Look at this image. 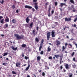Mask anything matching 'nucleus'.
I'll use <instances>...</instances> for the list:
<instances>
[{"label": "nucleus", "mask_w": 77, "mask_h": 77, "mask_svg": "<svg viewBox=\"0 0 77 77\" xmlns=\"http://www.w3.org/2000/svg\"><path fill=\"white\" fill-rule=\"evenodd\" d=\"M14 36L16 38L17 40H20V39H24V36L23 35H21V36L19 35L16 34L14 35Z\"/></svg>", "instance_id": "f257e3e1"}, {"label": "nucleus", "mask_w": 77, "mask_h": 77, "mask_svg": "<svg viewBox=\"0 0 77 77\" xmlns=\"http://www.w3.org/2000/svg\"><path fill=\"white\" fill-rule=\"evenodd\" d=\"M30 60L29 59V60H28V66L26 68V69H25V71H27L28 70H29V68H30V65L29 64V63H30Z\"/></svg>", "instance_id": "f03ea898"}, {"label": "nucleus", "mask_w": 77, "mask_h": 77, "mask_svg": "<svg viewBox=\"0 0 77 77\" xmlns=\"http://www.w3.org/2000/svg\"><path fill=\"white\" fill-rule=\"evenodd\" d=\"M51 32H48L47 34V40H49L50 37V33Z\"/></svg>", "instance_id": "7ed1b4c3"}, {"label": "nucleus", "mask_w": 77, "mask_h": 77, "mask_svg": "<svg viewBox=\"0 0 77 77\" xmlns=\"http://www.w3.org/2000/svg\"><path fill=\"white\" fill-rule=\"evenodd\" d=\"M71 8H69V10H72V9H73V10H72V11L74 12H75L76 11L75 10V8H74V5H71Z\"/></svg>", "instance_id": "20e7f679"}, {"label": "nucleus", "mask_w": 77, "mask_h": 77, "mask_svg": "<svg viewBox=\"0 0 77 77\" xmlns=\"http://www.w3.org/2000/svg\"><path fill=\"white\" fill-rule=\"evenodd\" d=\"M48 12H49V13L48 14V16L49 17H51V14H50V11L51 10V6H49L48 7Z\"/></svg>", "instance_id": "39448f33"}, {"label": "nucleus", "mask_w": 77, "mask_h": 77, "mask_svg": "<svg viewBox=\"0 0 77 77\" xmlns=\"http://www.w3.org/2000/svg\"><path fill=\"white\" fill-rule=\"evenodd\" d=\"M38 3L37 2L34 3V5H35L34 8L36 10L38 9Z\"/></svg>", "instance_id": "423d86ee"}, {"label": "nucleus", "mask_w": 77, "mask_h": 77, "mask_svg": "<svg viewBox=\"0 0 77 77\" xmlns=\"http://www.w3.org/2000/svg\"><path fill=\"white\" fill-rule=\"evenodd\" d=\"M25 8H28V9H32V7L30 6L29 5H26L25 6Z\"/></svg>", "instance_id": "0eeeda50"}, {"label": "nucleus", "mask_w": 77, "mask_h": 77, "mask_svg": "<svg viewBox=\"0 0 77 77\" xmlns=\"http://www.w3.org/2000/svg\"><path fill=\"white\" fill-rule=\"evenodd\" d=\"M71 20V18H70L68 19V18L66 17L65 18V21H70Z\"/></svg>", "instance_id": "6e6552de"}, {"label": "nucleus", "mask_w": 77, "mask_h": 77, "mask_svg": "<svg viewBox=\"0 0 77 77\" xmlns=\"http://www.w3.org/2000/svg\"><path fill=\"white\" fill-rule=\"evenodd\" d=\"M5 22H6V23L8 22H9V18H8V17L7 16L6 17V18L5 19Z\"/></svg>", "instance_id": "1a4fd4ad"}, {"label": "nucleus", "mask_w": 77, "mask_h": 77, "mask_svg": "<svg viewBox=\"0 0 77 77\" xmlns=\"http://www.w3.org/2000/svg\"><path fill=\"white\" fill-rule=\"evenodd\" d=\"M29 17H28L26 19V22L27 23H29V21H30V19H29Z\"/></svg>", "instance_id": "9d476101"}, {"label": "nucleus", "mask_w": 77, "mask_h": 77, "mask_svg": "<svg viewBox=\"0 0 77 77\" xmlns=\"http://www.w3.org/2000/svg\"><path fill=\"white\" fill-rule=\"evenodd\" d=\"M56 42L57 43V45H60V41L58 40H56Z\"/></svg>", "instance_id": "9b49d317"}, {"label": "nucleus", "mask_w": 77, "mask_h": 77, "mask_svg": "<svg viewBox=\"0 0 77 77\" xmlns=\"http://www.w3.org/2000/svg\"><path fill=\"white\" fill-rule=\"evenodd\" d=\"M66 4L65 3H61L60 4V7H63V6H66Z\"/></svg>", "instance_id": "f8f14e48"}, {"label": "nucleus", "mask_w": 77, "mask_h": 77, "mask_svg": "<svg viewBox=\"0 0 77 77\" xmlns=\"http://www.w3.org/2000/svg\"><path fill=\"white\" fill-rule=\"evenodd\" d=\"M12 23H13V24H15L17 23V20L15 19H13L12 20Z\"/></svg>", "instance_id": "ddd939ff"}, {"label": "nucleus", "mask_w": 77, "mask_h": 77, "mask_svg": "<svg viewBox=\"0 0 77 77\" xmlns=\"http://www.w3.org/2000/svg\"><path fill=\"white\" fill-rule=\"evenodd\" d=\"M55 32L54 31H52L51 32L52 37H55V35H54Z\"/></svg>", "instance_id": "4468645a"}, {"label": "nucleus", "mask_w": 77, "mask_h": 77, "mask_svg": "<svg viewBox=\"0 0 77 77\" xmlns=\"http://www.w3.org/2000/svg\"><path fill=\"white\" fill-rule=\"evenodd\" d=\"M54 57H56V58L57 59H59V57L60 55H54Z\"/></svg>", "instance_id": "2eb2a0df"}, {"label": "nucleus", "mask_w": 77, "mask_h": 77, "mask_svg": "<svg viewBox=\"0 0 77 77\" xmlns=\"http://www.w3.org/2000/svg\"><path fill=\"white\" fill-rule=\"evenodd\" d=\"M32 35H34V36L36 35V32H35V29L32 30Z\"/></svg>", "instance_id": "dca6fc26"}, {"label": "nucleus", "mask_w": 77, "mask_h": 77, "mask_svg": "<svg viewBox=\"0 0 77 77\" xmlns=\"http://www.w3.org/2000/svg\"><path fill=\"white\" fill-rule=\"evenodd\" d=\"M21 65V63L19 62L17 63L16 64V66L17 67H18V66H20Z\"/></svg>", "instance_id": "f3484780"}, {"label": "nucleus", "mask_w": 77, "mask_h": 77, "mask_svg": "<svg viewBox=\"0 0 77 77\" xmlns=\"http://www.w3.org/2000/svg\"><path fill=\"white\" fill-rule=\"evenodd\" d=\"M37 60L38 61H40L41 60V57L40 56H38L37 58Z\"/></svg>", "instance_id": "a211bd4d"}, {"label": "nucleus", "mask_w": 77, "mask_h": 77, "mask_svg": "<svg viewBox=\"0 0 77 77\" xmlns=\"http://www.w3.org/2000/svg\"><path fill=\"white\" fill-rule=\"evenodd\" d=\"M65 67L66 68V69H68L69 68V67H68V64H66L65 65Z\"/></svg>", "instance_id": "6ab92c4d"}, {"label": "nucleus", "mask_w": 77, "mask_h": 77, "mask_svg": "<svg viewBox=\"0 0 77 77\" xmlns=\"http://www.w3.org/2000/svg\"><path fill=\"white\" fill-rule=\"evenodd\" d=\"M47 52H48V51H51V48H50V46H49L47 48Z\"/></svg>", "instance_id": "aec40b11"}, {"label": "nucleus", "mask_w": 77, "mask_h": 77, "mask_svg": "<svg viewBox=\"0 0 77 77\" xmlns=\"http://www.w3.org/2000/svg\"><path fill=\"white\" fill-rule=\"evenodd\" d=\"M21 46L22 48H24L25 47H26V45L25 44H23Z\"/></svg>", "instance_id": "412c9836"}, {"label": "nucleus", "mask_w": 77, "mask_h": 77, "mask_svg": "<svg viewBox=\"0 0 77 77\" xmlns=\"http://www.w3.org/2000/svg\"><path fill=\"white\" fill-rule=\"evenodd\" d=\"M11 48L13 50H17V48H15L13 46H12V47Z\"/></svg>", "instance_id": "4be33fe9"}, {"label": "nucleus", "mask_w": 77, "mask_h": 77, "mask_svg": "<svg viewBox=\"0 0 77 77\" xmlns=\"http://www.w3.org/2000/svg\"><path fill=\"white\" fill-rule=\"evenodd\" d=\"M33 26V23H31L30 24L29 26L30 27L31 29H32V26Z\"/></svg>", "instance_id": "5701e85b"}, {"label": "nucleus", "mask_w": 77, "mask_h": 77, "mask_svg": "<svg viewBox=\"0 0 77 77\" xmlns=\"http://www.w3.org/2000/svg\"><path fill=\"white\" fill-rule=\"evenodd\" d=\"M69 45L70 47H69V48H72V46L71 44H69Z\"/></svg>", "instance_id": "b1692460"}, {"label": "nucleus", "mask_w": 77, "mask_h": 77, "mask_svg": "<svg viewBox=\"0 0 77 77\" xmlns=\"http://www.w3.org/2000/svg\"><path fill=\"white\" fill-rule=\"evenodd\" d=\"M70 2H71V3H72L73 4H74V3H74V1L73 0H70Z\"/></svg>", "instance_id": "393cba45"}, {"label": "nucleus", "mask_w": 77, "mask_h": 77, "mask_svg": "<svg viewBox=\"0 0 77 77\" xmlns=\"http://www.w3.org/2000/svg\"><path fill=\"white\" fill-rule=\"evenodd\" d=\"M64 50H65V48L64 46H63L62 47V51H64Z\"/></svg>", "instance_id": "a878e982"}, {"label": "nucleus", "mask_w": 77, "mask_h": 77, "mask_svg": "<svg viewBox=\"0 0 77 77\" xmlns=\"http://www.w3.org/2000/svg\"><path fill=\"white\" fill-rule=\"evenodd\" d=\"M12 9H14L15 8V5H12Z\"/></svg>", "instance_id": "bb28decb"}, {"label": "nucleus", "mask_w": 77, "mask_h": 77, "mask_svg": "<svg viewBox=\"0 0 77 77\" xmlns=\"http://www.w3.org/2000/svg\"><path fill=\"white\" fill-rule=\"evenodd\" d=\"M35 41H36V42H39V39L38 38H35Z\"/></svg>", "instance_id": "cd10ccee"}, {"label": "nucleus", "mask_w": 77, "mask_h": 77, "mask_svg": "<svg viewBox=\"0 0 77 77\" xmlns=\"http://www.w3.org/2000/svg\"><path fill=\"white\" fill-rule=\"evenodd\" d=\"M4 21V19H2L1 21V23L2 24H3L4 23L3 22Z\"/></svg>", "instance_id": "c85d7f7f"}, {"label": "nucleus", "mask_w": 77, "mask_h": 77, "mask_svg": "<svg viewBox=\"0 0 77 77\" xmlns=\"http://www.w3.org/2000/svg\"><path fill=\"white\" fill-rule=\"evenodd\" d=\"M4 2H5V1L2 0V2H1V0H0V3H1V4H3Z\"/></svg>", "instance_id": "c756f323"}, {"label": "nucleus", "mask_w": 77, "mask_h": 77, "mask_svg": "<svg viewBox=\"0 0 77 77\" xmlns=\"http://www.w3.org/2000/svg\"><path fill=\"white\" fill-rule=\"evenodd\" d=\"M25 59L26 60H27V59H29V57H28L26 56H25V57H24Z\"/></svg>", "instance_id": "7c9ffc66"}, {"label": "nucleus", "mask_w": 77, "mask_h": 77, "mask_svg": "<svg viewBox=\"0 0 77 77\" xmlns=\"http://www.w3.org/2000/svg\"><path fill=\"white\" fill-rule=\"evenodd\" d=\"M7 55H8V53H4V54L3 55V56H7Z\"/></svg>", "instance_id": "2f4dec72"}, {"label": "nucleus", "mask_w": 77, "mask_h": 77, "mask_svg": "<svg viewBox=\"0 0 77 77\" xmlns=\"http://www.w3.org/2000/svg\"><path fill=\"white\" fill-rule=\"evenodd\" d=\"M75 54V52H73L71 54V56L72 57L74 56V54Z\"/></svg>", "instance_id": "473e14b6"}, {"label": "nucleus", "mask_w": 77, "mask_h": 77, "mask_svg": "<svg viewBox=\"0 0 77 77\" xmlns=\"http://www.w3.org/2000/svg\"><path fill=\"white\" fill-rule=\"evenodd\" d=\"M12 73H13V74H17V73H16L15 72V71H12Z\"/></svg>", "instance_id": "72a5a7b5"}, {"label": "nucleus", "mask_w": 77, "mask_h": 77, "mask_svg": "<svg viewBox=\"0 0 77 77\" xmlns=\"http://www.w3.org/2000/svg\"><path fill=\"white\" fill-rule=\"evenodd\" d=\"M72 66L73 68H75L76 67V65H75V64H74L73 65H72Z\"/></svg>", "instance_id": "f704fd0d"}, {"label": "nucleus", "mask_w": 77, "mask_h": 77, "mask_svg": "<svg viewBox=\"0 0 77 77\" xmlns=\"http://www.w3.org/2000/svg\"><path fill=\"white\" fill-rule=\"evenodd\" d=\"M69 74H70L69 75V77H72V73H69Z\"/></svg>", "instance_id": "c9c22d12"}, {"label": "nucleus", "mask_w": 77, "mask_h": 77, "mask_svg": "<svg viewBox=\"0 0 77 77\" xmlns=\"http://www.w3.org/2000/svg\"><path fill=\"white\" fill-rule=\"evenodd\" d=\"M55 6H57V2H54Z\"/></svg>", "instance_id": "e433bc0d"}, {"label": "nucleus", "mask_w": 77, "mask_h": 77, "mask_svg": "<svg viewBox=\"0 0 77 77\" xmlns=\"http://www.w3.org/2000/svg\"><path fill=\"white\" fill-rule=\"evenodd\" d=\"M40 54H44V51H41L40 52Z\"/></svg>", "instance_id": "4c0bfd02"}, {"label": "nucleus", "mask_w": 77, "mask_h": 77, "mask_svg": "<svg viewBox=\"0 0 77 77\" xmlns=\"http://www.w3.org/2000/svg\"><path fill=\"white\" fill-rule=\"evenodd\" d=\"M48 59H51V60H52V59H53V58H52V57L51 56L49 57Z\"/></svg>", "instance_id": "58836bf2"}, {"label": "nucleus", "mask_w": 77, "mask_h": 77, "mask_svg": "<svg viewBox=\"0 0 77 77\" xmlns=\"http://www.w3.org/2000/svg\"><path fill=\"white\" fill-rule=\"evenodd\" d=\"M42 48V47L40 46L39 48V51H41V48Z\"/></svg>", "instance_id": "ea45409f"}, {"label": "nucleus", "mask_w": 77, "mask_h": 77, "mask_svg": "<svg viewBox=\"0 0 77 77\" xmlns=\"http://www.w3.org/2000/svg\"><path fill=\"white\" fill-rule=\"evenodd\" d=\"M43 45V44L41 43L40 47H42Z\"/></svg>", "instance_id": "a19ab883"}, {"label": "nucleus", "mask_w": 77, "mask_h": 77, "mask_svg": "<svg viewBox=\"0 0 77 77\" xmlns=\"http://www.w3.org/2000/svg\"><path fill=\"white\" fill-rule=\"evenodd\" d=\"M66 28H67V27L66 26H65V27L64 26H63V30H65Z\"/></svg>", "instance_id": "79ce46f5"}, {"label": "nucleus", "mask_w": 77, "mask_h": 77, "mask_svg": "<svg viewBox=\"0 0 77 77\" xmlns=\"http://www.w3.org/2000/svg\"><path fill=\"white\" fill-rule=\"evenodd\" d=\"M44 39H42V41H41V43L43 44V43H44Z\"/></svg>", "instance_id": "37998d69"}, {"label": "nucleus", "mask_w": 77, "mask_h": 77, "mask_svg": "<svg viewBox=\"0 0 77 77\" xmlns=\"http://www.w3.org/2000/svg\"><path fill=\"white\" fill-rule=\"evenodd\" d=\"M6 64H8V63H2V65H4L5 66V65H6Z\"/></svg>", "instance_id": "c03bdc74"}, {"label": "nucleus", "mask_w": 77, "mask_h": 77, "mask_svg": "<svg viewBox=\"0 0 77 77\" xmlns=\"http://www.w3.org/2000/svg\"><path fill=\"white\" fill-rule=\"evenodd\" d=\"M71 32L72 33H73V32H74V29H72L71 30Z\"/></svg>", "instance_id": "a18cd8bd"}, {"label": "nucleus", "mask_w": 77, "mask_h": 77, "mask_svg": "<svg viewBox=\"0 0 77 77\" xmlns=\"http://www.w3.org/2000/svg\"><path fill=\"white\" fill-rule=\"evenodd\" d=\"M72 27H76V25L75 24H74V25H73L72 24Z\"/></svg>", "instance_id": "49530a36"}, {"label": "nucleus", "mask_w": 77, "mask_h": 77, "mask_svg": "<svg viewBox=\"0 0 77 77\" xmlns=\"http://www.w3.org/2000/svg\"><path fill=\"white\" fill-rule=\"evenodd\" d=\"M33 3H36L37 2V0H33Z\"/></svg>", "instance_id": "de8ad7c7"}, {"label": "nucleus", "mask_w": 77, "mask_h": 77, "mask_svg": "<svg viewBox=\"0 0 77 77\" xmlns=\"http://www.w3.org/2000/svg\"><path fill=\"white\" fill-rule=\"evenodd\" d=\"M5 27H8V24L7 23H6L5 24Z\"/></svg>", "instance_id": "09e8293b"}, {"label": "nucleus", "mask_w": 77, "mask_h": 77, "mask_svg": "<svg viewBox=\"0 0 77 77\" xmlns=\"http://www.w3.org/2000/svg\"><path fill=\"white\" fill-rule=\"evenodd\" d=\"M42 76H44L45 75V72H43L42 73Z\"/></svg>", "instance_id": "8fccbe9b"}, {"label": "nucleus", "mask_w": 77, "mask_h": 77, "mask_svg": "<svg viewBox=\"0 0 77 77\" xmlns=\"http://www.w3.org/2000/svg\"><path fill=\"white\" fill-rule=\"evenodd\" d=\"M36 28V29L38 31V29H39V27H38V26H37Z\"/></svg>", "instance_id": "3c124183"}, {"label": "nucleus", "mask_w": 77, "mask_h": 77, "mask_svg": "<svg viewBox=\"0 0 77 77\" xmlns=\"http://www.w3.org/2000/svg\"><path fill=\"white\" fill-rule=\"evenodd\" d=\"M32 10V11L33 12H35V10L34 8H33Z\"/></svg>", "instance_id": "603ef678"}, {"label": "nucleus", "mask_w": 77, "mask_h": 77, "mask_svg": "<svg viewBox=\"0 0 77 77\" xmlns=\"http://www.w3.org/2000/svg\"><path fill=\"white\" fill-rule=\"evenodd\" d=\"M73 60L74 62H75V57H74L73 58Z\"/></svg>", "instance_id": "864d4df0"}, {"label": "nucleus", "mask_w": 77, "mask_h": 77, "mask_svg": "<svg viewBox=\"0 0 77 77\" xmlns=\"http://www.w3.org/2000/svg\"><path fill=\"white\" fill-rule=\"evenodd\" d=\"M67 45H68V43H66L65 44V46L66 47V46H67Z\"/></svg>", "instance_id": "5fc2aeb1"}, {"label": "nucleus", "mask_w": 77, "mask_h": 77, "mask_svg": "<svg viewBox=\"0 0 77 77\" xmlns=\"http://www.w3.org/2000/svg\"><path fill=\"white\" fill-rule=\"evenodd\" d=\"M51 14H54V11L52 10L51 11Z\"/></svg>", "instance_id": "6e6d98bb"}, {"label": "nucleus", "mask_w": 77, "mask_h": 77, "mask_svg": "<svg viewBox=\"0 0 77 77\" xmlns=\"http://www.w3.org/2000/svg\"><path fill=\"white\" fill-rule=\"evenodd\" d=\"M55 24H56V25H57L58 24V22H55Z\"/></svg>", "instance_id": "4d7b16f0"}, {"label": "nucleus", "mask_w": 77, "mask_h": 77, "mask_svg": "<svg viewBox=\"0 0 77 77\" xmlns=\"http://www.w3.org/2000/svg\"><path fill=\"white\" fill-rule=\"evenodd\" d=\"M19 12V11L18 10H17L16 11V13H18Z\"/></svg>", "instance_id": "13d9d810"}, {"label": "nucleus", "mask_w": 77, "mask_h": 77, "mask_svg": "<svg viewBox=\"0 0 77 77\" xmlns=\"http://www.w3.org/2000/svg\"><path fill=\"white\" fill-rule=\"evenodd\" d=\"M59 57H60V58H63V55L60 56Z\"/></svg>", "instance_id": "bf43d9fd"}, {"label": "nucleus", "mask_w": 77, "mask_h": 77, "mask_svg": "<svg viewBox=\"0 0 77 77\" xmlns=\"http://www.w3.org/2000/svg\"><path fill=\"white\" fill-rule=\"evenodd\" d=\"M14 2V4H16V1L14 0L13 1Z\"/></svg>", "instance_id": "052dcab7"}, {"label": "nucleus", "mask_w": 77, "mask_h": 77, "mask_svg": "<svg viewBox=\"0 0 77 77\" xmlns=\"http://www.w3.org/2000/svg\"><path fill=\"white\" fill-rule=\"evenodd\" d=\"M29 17L30 18H32V14L30 15L29 16Z\"/></svg>", "instance_id": "680f3d73"}, {"label": "nucleus", "mask_w": 77, "mask_h": 77, "mask_svg": "<svg viewBox=\"0 0 77 77\" xmlns=\"http://www.w3.org/2000/svg\"><path fill=\"white\" fill-rule=\"evenodd\" d=\"M60 68L61 69L63 68V67H62V66H60Z\"/></svg>", "instance_id": "e2e57ef3"}, {"label": "nucleus", "mask_w": 77, "mask_h": 77, "mask_svg": "<svg viewBox=\"0 0 77 77\" xmlns=\"http://www.w3.org/2000/svg\"><path fill=\"white\" fill-rule=\"evenodd\" d=\"M74 44H75V46H76V48H77V44L75 43Z\"/></svg>", "instance_id": "0e129e2a"}, {"label": "nucleus", "mask_w": 77, "mask_h": 77, "mask_svg": "<svg viewBox=\"0 0 77 77\" xmlns=\"http://www.w3.org/2000/svg\"><path fill=\"white\" fill-rule=\"evenodd\" d=\"M42 70H38L39 72H41Z\"/></svg>", "instance_id": "69168bd1"}, {"label": "nucleus", "mask_w": 77, "mask_h": 77, "mask_svg": "<svg viewBox=\"0 0 77 77\" xmlns=\"http://www.w3.org/2000/svg\"><path fill=\"white\" fill-rule=\"evenodd\" d=\"M23 53V54H22V57H24V53Z\"/></svg>", "instance_id": "338daca9"}, {"label": "nucleus", "mask_w": 77, "mask_h": 77, "mask_svg": "<svg viewBox=\"0 0 77 77\" xmlns=\"http://www.w3.org/2000/svg\"><path fill=\"white\" fill-rule=\"evenodd\" d=\"M26 66V64H24V65L22 66Z\"/></svg>", "instance_id": "774afa93"}]
</instances>
